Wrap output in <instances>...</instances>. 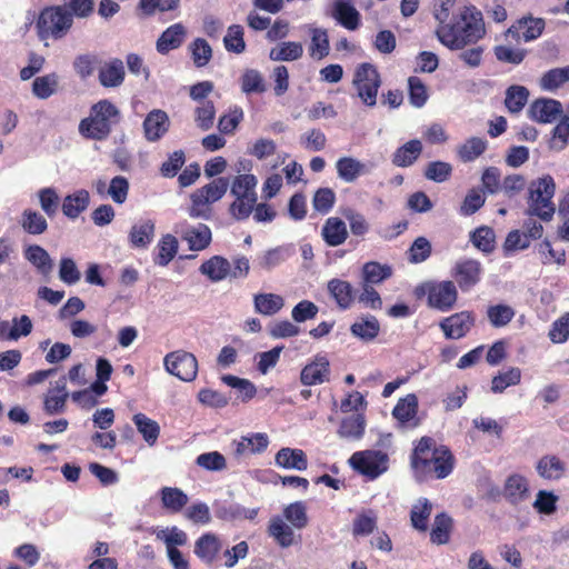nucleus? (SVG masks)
I'll return each mask as SVG.
<instances>
[{
	"label": "nucleus",
	"mask_w": 569,
	"mask_h": 569,
	"mask_svg": "<svg viewBox=\"0 0 569 569\" xmlns=\"http://www.w3.org/2000/svg\"><path fill=\"white\" fill-rule=\"evenodd\" d=\"M436 36L450 50H462L476 44L486 36L481 11L475 6H465L451 21L438 26Z\"/></svg>",
	"instance_id": "1"
},
{
	"label": "nucleus",
	"mask_w": 569,
	"mask_h": 569,
	"mask_svg": "<svg viewBox=\"0 0 569 569\" xmlns=\"http://www.w3.org/2000/svg\"><path fill=\"white\" fill-rule=\"evenodd\" d=\"M455 457L445 445H437L431 437H421L410 455V467L418 480L445 479L455 468Z\"/></svg>",
	"instance_id": "2"
},
{
	"label": "nucleus",
	"mask_w": 569,
	"mask_h": 569,
	"mask_svg": "<svg viewBox=\"0 0 569 569\" xmlns=\"http://www.w3.org/2000/svg\"><path fill=\"white\" fill-rule=\"evenodd\" d=\"M556 192V183L550 174L532 180L528 188L527 210L529 218L523 223V232L530 240H537L542 237L543 227L541 222L532 217H538L541 221H550L553 218L556 207L552 198Z\"/></svg>",
	"instance_id": "3"
},
{
	"label": "nucleus",
	"mask_w": 569,
	"mask_h": 569,
	"mask_svg": "<svg viewBox=\"0 0 569 569\" xmlns=\"http://www.w3.org/2000/svg\"><path fill=\"white\" fill-rule=\"evenodd\" d=\"M120 121L119 108L110 100L102 99L91 106L89 116L80 120L78 130L84 139L104 141Z\"/></svg>",
	"instance_id": "4"
},
{
	"label": "nucleus",
	"mask_w": 569,
	"mask_h": 569,
	"mask_svg": "<svg viewBox=\"0 0 569 569\" xmlns=\"http://www.w3.org/2000/svg\"><path fill=\"white\" fill-rule=\"evenodd\" d=\"M73 20L61 4L42 8L34 22L36 33L39 40H61L72 29Z\"/></svg>",
	"instance_id": "5"
},
{
	"label": "nucleus",
	"mask_w": 569,
	"mask_h": 569,
	"mask_svg": "<svg viewBox=\"0 0 569 569\" xmlns=\"http://www.w3.org/2000/svg\"><path fill=\"white\" fill-rule=\"evenodd\" d=\"M228 187V179L220 177L197 189L190 196L191 206L189 208V216L191 218L209 219L212 212L210 206L224 196Z\"/></svg>",
	"instance_id": "6"
},
{
	"label": "nucleus",
	"mask_w": 569,
	"mask_h": 569,
	"mask_svg": "<svg viewBox=\"0 0 569 569\" xmlns=\"http://www.w3.org/2000/svg\"><path fill=\"white\" fill-rule=\"evenodd\" d=\"M352 83L357 89L358 97L367 107L377 104V94L381 86V77L372 63H360L355 71Z\"/></svg>",
	"instance_id": "7"
},
{
	"label": "nucleus",
	"mask_w": 569,
	"mask_h": 569,
	"mask_svg": "<svg viewBox=\"0 0 569 569\" xmlns=\"http://www.w3.org/2000/svg\"><path fill=\"white\" fill-rule=\"evenodd\" d=\"M427 295L428 305L439 311L451 310L458 300V290L453 281L427 282L416 290L417 296Z\"/></svg>",
	"instance_id": "8"
},
{
	"label": "nucleus",
	"mask_w": 569,
	"mask_h": 569,
	"mask_svg": "<svg viewBox=\"0 0 569 569\" xmlns=\"http://www.w3.org/2000/svg\"><path fill=\"white\" fill-rule=\"evenodd\" d=\"M349 462L358 473L373 480L388 470L389 457L381 450H363L355 452Z\"/></svg>",
	"instance_id": "9"
},
{
	"label": "nucleus",
	"mask_w": 569,
	"mask_h": 569,
	"mask_svg": "<svg viewBox=\"0 0 569 569\" xmlns=\"http://www.w3.org/2000/svg\"><path fill=\"white\" fill-rule=\"evenodd\" d=\"M166 370L178 379L191 382L198 373V361L193 353L177 350L164 357Z\"/></svg>",
	"instance_id": "10"
},
{
	"label": "nucleus",
	"mask_w": 569,
	"mask_h": 569,
	"mask_svg": "<svg viewBox=\"0 0 569 569\" xmlns=\"http://www.w3.org/2000/svg\"><path fill=\"white\" fill-rule=\"evenodd\" d=\"M482 273L480 261L471 258L458 260L451 269V277L462 292L473 289L481 281Z\"/></svg>",
	"instance_id": "11"
},
{
	"label": "nucleus",
	"mask_w": 569,
	"mask_h": 569,
	"mask_svg": "<svg viewBox=\"0 0 569 569\" xmlns=\"http://www.w3.org/2000/svg\"><path fill=\"white\" fill-rule=\"evenodd\" d=\"M546 28V21L542 18L525 16L516 20L506 31V39L511 38L516 42L523 40L530 42L538 39Z\"/></svg>",
	"instance_id": "12"
},
{
	"label": "nucleus",
	"mask_w": 569,
	"mask_h": 569,
	"mask_svg": "<svg viewBox=\"0 0 569 569\" xmlns=\"http://www.w3.org/2000/svg\"><path fill=\"white\" fill-rule=\"evenodd\" d=\"M476 325L473 311L463 310L443 318L439 327L447 339L458 340L466 337Z\"/></svg>",
	"instance_id": "13"
},
{
	"label": "nucleus",
	"mask_w": 569,
	"mask_h": 569,
	"mask_svg": "<svg viewBox=\"0 0 569 569\" xmlns=\"http://www.w3.org/2000/svg\"><path fill=\"white\" fill-rule=\"evenodd\" d=\"M330 379V361L326 355L317 353L300 372V382L303 386H316L328 382Z\"/></svg>",
	"instance_id": "14"
},
{
	"label": "nucleus",
	"mask_w": 569,
	"mask_h": 569,
	"mask_svg": "<svg viewBox=\"0 0 569 569\" xmlns=\"http://www.w3.org/2000/svg\"><path fill=\"white\" fill-rule=\"evenodd\" d=\"M221 539L212 532L201 535L194 542L193 552L207 566H212L222 551Z\"/></svg>",
	"instance_id": "15"
},
{
	"label": "nucleus",
	"mask_w": 569,
	"mask_h": 569,
	"mask_svg": "<svg viewBox=\"0 0 569 569\" xmlns=\"http://www.w3.org/2000/svg\"><path fill=\"white\" fill-rule=\"evenodd\" d=\"M231 446L233 448V456L239 459L266 451L269 446V438L267 433L254 432L248 436H242L239 439H234Z\"/></svg>",
	"instance_id": "16"
},
{
	"label": "nucleus",
	"mask_w": 569,
	"mask_h": 569,
	"mask_svg": "<svg viewBox=\"0 0 569 569\" xmlns=\"http://www.w3.org/2000/svg\"><path fill=\"white\" fill-rule=\"evenodd\" d=\"M561 112L562 104L560 101L548 98L535 100L528 109L529 118L540 123H551Z\"/></svg>",
	"instance_id": "17"
},
{
	"label": "nucleus",
	"mask_w": 569,
	"mask_h": 569,
	"mask_svg": "<svg viewBox=\"0 0 569 569\" xmlns=\"http://www.w3.org/2000/svg\"><path fill=\"white\" fill-rule=\"evenodd\" d=\"M327 291L340 310H348L356 300V290L352 284L339 278L330 279L327 283Z\"/></svg>",
	"instance_id": "18"
},
{
	"label": "nucleus",
	"mask_w": 569,
	"mask_h": 569,
	"mask_svg": "<svg viewBox=\"0 0 569 569\" xmlns=\"http://www.w3.org/2000/svg\"><path fill=\"white\" fill-rule=\"evenodd\" d=\"M69 393L67 391V378L60 377L52 388L48 390L43 399V409L48 415L61 413L66 409Z\"/></svg>",
	"instance_id": "19"
},
{
	"label": "nucleus",
	"mask_w": 569,
	"mask_h": 569,
	"mask_svg": "<svg viewBox=\"0 0 569 569\" xmlns=\"http://www.w3.org/2000/svg\"><path fill=\"white\" fill-rule=\"evenodd\" d=\"M169 127L170 120L168 114L163 110L154 109L144 118V137L148 141H158L168 132Z\"/></svg>",
	"instance_id": "20"
},
{
	"label": "nucleus",
	"mask_w": 569,
	"mask_h": 569,
	"mask_svg": "<svg viewBox=\"0 0 569 569\" xmlns=\"http://www.w3.org/2000/svg\"><path fill=\"white\" fill-rule=\"evenodd\" d=\"M156 224L151 219L134 223L128 233V242L132 249H147L153 241Z\"/></svg>",
	"instance_id": "21"
},
{
	"label": "nucleus",
	"mask_w": 569,
	"mask_h": 569,
	"mask_svg": "<svg viewBox=\"0 0 569 569\" xmlns=\"http://www.w3.org/2000/svg\"><path fill=\"white\" fill-rule=\"evenodd\" d=\"M502 495L511 505L525 501L529 496L528 480L519 473L510 475L505 481Z\"/></svg>",
	"instance_id": "22"
},
{
	"label": "nucleus",
	"mask_w": 569,
	"mask_h": 569,
	"mask_svg": "<svg viewBox=\"0 0 569 569\" xmlns=\"http://www.w3.org/2000/svg\"><path fill=\"white\" fill-rule=\"evenodd\" d=\"M346 222L338 217L328 218L321 229V237L327 246L338 247L348 239Z\"/></svg>",
	"instance_id": "23"
},
{
	"label": "nucleus",
	"mask_w": 569,
	"mask_h": 569,
	"mask_svg": "<svg viewBox=\"0 0 569 569\" xmlns=\"http://www.w3.org/2000/svg\"><path fill=\"white\" fill-rule=\"evenodd\" d=\"M274 463L283 469L303 471L308 468V458L302 449L284 447L276 453Z\"/></svg>",
	"instance_id": "24"
},
{
	"label": "nucleus",
	"mask_w": 569,
	"mask_h": 569,
	"mask_svg": "<svg viewBox=\"0 0 569 569\" xmlns=\"http://www.w3.org/2000/svg\"><path fill=\"white\" fill-rule=\"evenodd\" d=\"M186 33V28L180 22L168 27L157 40V51L166 54L178 49L183 43Z\"/></svg>",
	"instance_id": "25"
},
{
	"label": "nucleus",
	"mask_w": 569,
	"mask_h": 569,
	"mask_svg": "<svg viewBox=\"0 0 569 569\" xmlns=\"http://www.w3.org/2000/svg\"><path fill=\"white\" fill-rule=\"evenodd\" d=\"M124 74L122 60L114 58L100 68L99 82L104 88L119 87L124 80Z\"/></svg>",
	"instance_id": "26"
},
{
	"label": "nucleus",
	"mask_w": 569,
	"mask_h": 569,
	"mask_svg": "<svg viewBox=\"0 0 569 569\" xmlns=\"http://www.w3.org/2000/svg\"><path fill=\"white\" fill-rule=\"evenodd\" d=\"M199 271L212 282H219L230 277V262L222 256H212L201 263Z\"/></svg>",
	"instance_id": "27"
},
{
	"label": "nucleus",
	"mask_w": 569,
	"mask_h": 569,
	"mask_svg": "<svg viewBox=\"0 0 569 569\" xmlns=\"http://www.w3.org/2000/svg\"><path fill=\"white\" fill-rule=\"evenodd\" d=\"M536 469L546 480H559L565 476L566 463L555 455H546L538 460Z\"/></svg>",
	"instance_id": "28"
},
{
	"label": "nucleus",
	"mask_w": 569,
	"mask_h": 569,
	"mask_svg": "<svg viewBox=\"0 0 569 569\" xmlns=\"http://www.w3.org/2000/svg\"><path fill=\"white\" fill-rule=\"evenodd\" d=\"M90 203V194L87 190L80 189L64 197L62 202V212L69 219H77L87 210Z\"/></svg>",
	"instance_id": "29"
},
{
	"label": "nucleus",
	"mask_w": 569,
	"mask_h": 569,
	"mask_svg": "<svg viewBox=\"0 0 569 569\" xmlns=\"http://www.w3.org/2000/svg\"><path fill=\"white\" fill-rule=\"evenodd\" d=\"M422 152V143L418 139H412L399 147L393 156L392 163L397 167H409L420 157Z\"/></svg>",
	"instance_id": "30"
},
{
	"label": "nucleus",
	"mask_w": 569,
	"mask_h": 569,
	"mask_svg": "<svg viewBox=\"0 0 569 569\" xmlns=\"http://www.w3.org/2000/svg\"><path fill=\"white\" fill-rule=\"evenodd\" d=\"M337 172L345 182H355L360 176L368 172L365 163L352 157H342L336 163Z\"/></svg>",
	"instance_id": "31"
},
{
	"label": "nucleus",
	"mask_w": 569,
	"mask_h": 569,
	"mask_svg": "<svg viewBox=\"0 0 569 569\" xmlns=\"http://www.w3.org/2000/svg\"><path fill=\"white\" fill-rule=\"evenodd\" d=\"M254 311L262 316H273L284 306V300L276 293H257L253 297Z\"/></svg>",
	"instance_id": "32"
},
{
	"label": "nucleus",
	"mask_w": 569,
	"mask_h": 569,
	"mask_svg": "<svg viewBox=\"0 0 569 569\" xmlns=\"http://www.w3.org/2000/svg\"><path fill=\"white\" fill-rule=\"evenodd\" d=\"M453 528L452 518L446 512L438 513L430 531V541L436 545H446L450 540Z\"/></svg>",
	"instance_id": "33"
},
{
	"label": "nucleus",
	"mask_w": 569,
	"mask_h": 569,
	"mask_svg": "<svg viewBox=\"0 0 569 569\" xmlns=\"http://www.w3.org/2000/svg\"><path fill=\"white\" fill-rule=\"evenodd\" d=\"M162 507L170 513L180 512L188 503V496L179 488L163 487L160 490Z\"/></svg>",
	"instance_id": "34"
},
{
	"label": "nucleus",
	"mask_w": 569,
	"mask_h": 569,
	"mask_svg": "<svg viewBox=\"0 0 569 569\" xmlns=\"http://www.w3.org/2000/svg\"><path fill=\"white\" fill-rule=\"evenodd\" d=\"M24 258L43 276L52 271L53 262L49 253L38 244L29 246L24 251Z\"/></svg>",
	"instance_id": "35"
},
{
	"label": "nucleus",
	"mask_w": 569,
	"mask_h": 569,
	"mask_svg": "<svg viewBox=\"0 0 569 569\" xmlns=\"http://www.w3.org/2000/svg\"><path fill=\"white\" fill-rule=\"evenodd\" d=\"M212 239L211 230L207 224L199 223L186 231L184 240L188 242L189 249L192 251H201L206 249Z\"/></svg>",
	"instance_id": "36"
},
{
	"label": "nucleus",
	"mask_w": 569,
	"mask_h": 569,
	"mask_svg": "<svg viewBox=\"0 0 569 569\" xmlns=\"http://www.w3.org/2000/svg\"><path fill=\"white\" fill-rule=\"evenodd\" d=\"M333 18L348 30H356L360 26L359 12L347 2H336Z\"/></svg>",
	"instance_id": "37"
},
{
	"label": "nucleus",
	"mask_w": 569,
	"mask_h": 569,
	"mask_svg": "<svg viewBox=\"0 0 569 569\" xmlns=\"http://www.w3.org/2000/svg\"><path fill=\"white\" fill-rule=\"evenodd\" d=\"M268 531L282 548H288L295 542V532L292 528L280 517H274L270 520Z\"/></svg>",
	"instance_id": "38"
},
{
	"label": "nucleus",
	"mask_w": 569,
	"mask_h": 569,
	"mask_svg": "<svg viewBox=\"0 0 569 569\" xmlns=\"http://www.w3.org/2000/svg\"><path fill=\"white\" fill-rule=\"evenodd\" d=\"M157 250L158 252L153 258V262L158 266L166 267L177 254V238L170 233L162 236L157 244Z\"/></svg>",
	"instance_id": "39"
},
{
	"label": "nucleus",
	"mask_w": 569,
	"mask_h": 569,
	"mask_svg": "<svg viewBox=\"0 0 569 569\" xmlns=\"http://www.w3.org/2000/svg\"><path fill=\"white\" fill-rule=\"evenodd\" d=\"M133 422L139 433L149 446H153L160 435V427L156 420L147 417L144 413H136L133 416Z\"/></svg>",
	"instance_id": "40"
},
{
	"label": "nucleus",
	"mask_w": 569,
	"mask_h": 569,
	"mask_svg": "<svg viewBox=\"0 0 569 569\" xmlns=\"http://www.w3.org/2000/svg\"><path fill=\"white\" fill-rule=\"evenodd\" d=\"M418 412V398L415 393H409L398 400L392 410V416L401 423L412 420Z\"/></svg>",
	"instance_id": "41"
},
{
	"label": "nucleus",
	"mask_w": 569,
	"mask_h": 569,
	"mask_svg": "<svg viewBox=\"0 0 569 569\" xmlns=\"http://www.w3.org/2000/svg\"><path fill=\"white\" fill-rule=\"evenodd\" d=\"M366 421L363 416L353 415L341 420L338 435L346 439H360L365 433Z\"/></svg>",
	"instance_id": "42"
},
{
	"label": "nucleus",
	"mask_w": 569,
	"mask_h": 569,
	"mask_svg": "<svg viewBox=\"0 0 569 569\" xmlns=\"http://www.w3.org/2000/svg\"><path fill=\"white\" fill-rule=\"evenodd\" d=\"M392 274V269L388 264H381L377 261H369L362 267V279L363 283H369L370 286L379 284L383 280L390 278Z\"/></svg>",
	"instance_id": "43"
},
{
	"label": "nucleus",
	"mask_w": 569,
	"mask_h": 569,
	"mask_svg": "<svg viewBox=\"0 0 569 569\" xmlns=\"http://www.w3.org/2000/svg\"><path fill=\"white\" fill-rule=\"evenodd\" d=\"M20 223L22 229L32 236L42 234L48 229L46 218L38 211L31 209H26L22 212Z\"/></svg>",
	"instance_id": "44"
},
{
	"label": "nucleus",
	"mask_w": 569,
	"mask_h": 569,
	"mask_svg": "<svg viewBox=\"0 0 569 569\" xmlns=\"http://www.w3.org/2000/svg\"><path fill=\"white\" fill-rule=\"evenodd\" d=\"M515 309L505 303L491 305L487 308V318L493 328L506 327L515 318Z\"/></svg>",
	"instance_id": "45"
},
{
	"label": "nucleus",
	"mask_w": 569,
	"mask_h": 569,
	"mask_svg": "<svg viewBox=\"0 0 569 569\" xmlns=\"http://www.w3.org/2000/svg\"><path fill=\"white\" fill-rule=\"evenodd\" d=\"M529 90L523 86H510L506 91L505 106L511 113H519L527 104Z\"/></svg>",
	"instance_id": "46"
},
{
	"label": "nucleus",
	"mask_w": 569,
	"mask_h": 569,
	"mask_svg": "<svg viewBox=\"0 0 569 569\" xmlns=\"http://www.w3.org/2000/svg\"><path fill=\"white\" fill-rule=\"evenodd\" d=\"M59 77L56 72L37 77L32 82V93L39 99H48L57 92Z\"/></svg>",
	"instance_id": "47"
},
{
	"label": "nucleus",
	"mask_w": 569,
	"mask_h": 569,
	"mask_svg": "<svg viewBox=\"0 0 569 569\" xmlns=\"http://www.w3.org/2000/svg\"><path fill=\"white\" fill-rule=\"evenodd\" d=\"M303 54V47L300 42L287 41L281 42L278 48L270 50V59L273 61H293Z\"/></svg>",
	"instance_id": "48"
},
{
	"label": "nucleus",
	"mask_w": 569,
	"mask_h": 569,
	"mask_svg": "<svg viewBox=\"0 0 569 569\" xmlns=\"http://www.w3.org/2000/svg\"><path fill=\"white\" fill-rule=\"evenodd\" d=\"M431 510L432 506L427 498L419 499L410 511L412 527L419 531H427Z\"/></svg>",
	"instance_id": "49"
},
{
	"label": "nucleus",
	"mask_w": 569,
	"mask_h": 569,
	"mask_svg": "<svg viewBox=\"0 0 569 569\" xmlns=\"http://www.w3.org/2000/svg\"><path fill=\"white\" fill-rule=\"evenodd\" d=\"M486 149L487 141L485 139L472 137L458 148L457 153L462 162H471L479 158Z\"/></svg>",
	"instance_id": "50"
},
{
	"label": "nucleus",
	"mask_w": 569,
	"mask_h": 569,
	"mask_svg": "<svg viewBox=\"0 0 569 569\" xmlns=\"http://www.w3.org/2000/svg\"><path fill=\"white\" fill-rule=\"evenodd\" d=\"M330 44L328 33L325 29L315 28L311 31V42L309 46L310 56L313 59L321 60L329 54Z\"/></svg>",
	"instance_id": "51"
},
{
	"label": "nucleus",
	"mask_w": 569,
	"mask_h": 569,
	"mask_svg": "<svg viewBox=\"0 0 569 569\" xmlns=\"http://www.w3.org/2000/svg\"><path fill=\"white\" fill-rule=\"evenodd\" d=\"M283 517L296 529H303L308 526L309 518L303 501H296L283 509Z\"/></svg>",
	"instance_id": "52"
},
{
	"label": "nucleus",
	"mask_w": 569,
	"mask_h": 569,
	"mask_svg": "<svg viewBox=\"0 0 569 569\" xmlns=\"http://www.w3.org/2000/svg\"><path fill=\"white\" fill-rule=\"evenodd\" d=\"M521 380V370L511 367L507 371L500 372L491 380V391L495 393L503 392L508 387L517 386Z\"/></svg>",
	"instance_id": "53"
},
{
	"label": "nucleus",
	"mask_w": 569,
	"mask_h": 569,
	"mask_svg": "<svg viewBox=\"0 0 569 569\" xmlns=\"http://www.w3.org/2000/svg\"><path fill=\"white\" fill-rule=\"evenodd\" d=\"M240 86L246 94L263 93L267 89L262 74L256 69H247L242 73Z\"/></svg>",
	"instance_id": "54"
},
{
	"label": "nucleus",
	"mask_w": 569,
	"mask_h": 569,
	"mask_svg": "<svg viewBox=\"0 0 569 569\" xmlns=\"http://www.w3.org/2000/svg\"><path fill=\"white\" fill-rule=\"evenodd\" d=\"M350 331L355 337H358L366 341H370L373 340L379 335L380 325L375 317H370L352 323L350 327Z\"/></svg>",
	"instance_id": "55"
},
{
	"label": "nucleus",
	"mask_w": 569,
	"mask_h": 569,
	"mask_svg": "<svg viewBox=\"0 0 569 569\" xmlns=\"http://www.w3.org/2000/svg\"><path fill=\"white\" fill-rule=\"evenodd\" d=\"M569 81V66L563 68H553L548 70L540 80V86L545 90L553 91Z\"/></svg>",
	"instance_id": "56"
},
{
	"label": "nucleus",
	"mask_w": 569,
	"mask_h": 569,
	"mask_svg": "<svg viewBox=\"0 0 569 569\" xmlns=\"http://www.w3.org/2000/svg\"><path fill=\"white\" fill-rule=\"evenodd\" d=\"M377 528V516L373 510L359 513L352 522L353 537L369 536Z\"/></svg>",
	"instance_id": "57"
},
{
	"label": "nucleus",
	"mask_w": 569,
	"mask_h": 569,
	"mask_svg": "<svg viewBox=\"0 0 569 569\" xmlns=\"http://www.w3.org/2000/svg\"><path fill=\"white\" fill-rule=\"evenodd\" d=\"M62 2L61 6L67 9L73 21L74 18L87 19L94 12V0H62Z\"/></svg>",
	"instance_id": "58"
},
{
	"label": "nucleus",
	"mask_w": 569,
	"mask_h": 569,
	"mask_svg": "<svg viewBox=\"0 0 569 569\" xmlns=\"http://www.w3.org/2000/svg\"><path fill=\"white\" fill-rule=\"evenodd\" d=\"M243 28L240 24H231L223 38V44L227 51L233 53H242L246 50L243 39Z\"/></svg>",
	"instance_id": "59"
},
{
	"label": "nucleus",
	"mask_w": 569,
	"mask_h": 569,
	"mask_svg": "<svg viewBox=\"0 0 569 569\" xmlns=\"http://www.w3.org/2000/svg\"><path fill=\"white\" fill-rule=\"evenodd\" d=\"M222 381L239 391L241 400L248 402L257 395L256 386L248 379L239 378L232 375L222 377Z\"/></svg>",
	"instance_id": "60"
},
{
	"label": "nucleus",
	"mask_w": 569,
	"mask_h": 569,
	"mask_svg": "<svg viewBox=\"0 0 569 569\" xmlns=\"http://www.w3.org/2000/svg\"><path fill=\"white\" fill-rule=\"evenodd\" d=\"M257 178L253 174H240L236 177L231 186V194L234 197H257L254 188Z\"/></svg>",
	"instance_id": "61"
},
{
	"label": "nucleus",
	"mask_w": 569,
	"mask_h": 569,
	"mask_svg": "<svg viewBox=\"0 0 569 569\" xmlns=\"http://www.w3.org/2000/svg\"><path fill=\"white\" fill-rule=\"evenodd\" d=\"M496 236L490 227H480L471 234L473 246L485 253H490L495 250Z\"/></svg>",
	"instance_id": "62"
},
{
	"label": "nucleus",
	"mask_w": 569,
	"mask_h": 569,
	"mask_svg": "<svg viewBox=\"0 0 569 569\" xmlns=\"http://www.w3.org/2000/svg\"><path fill=\"white\" fill-rule=\"evenodd\" d=\"M216 117V107L212 101H202L194 109V121L197 126L207 131L212 128Z\"/></svg>",
	"instance_id": "63"
},
{
	"label": "nucleus",
	"mask_w": 569,
	"mask_h": 569,
	"mask_svg": "<svg viewBox=\"0 0 569 569\" xmlns=\"http://www.w3.org/2000/svg\"><path fill=\"white\" fill-rule=\"evenodd\" d=\"M336 202V193L330 188H319L312 198L313 209L321 213L327 214L331 211Z\"/></svg>",
	"instance_id": "64"
}]
</instances>
